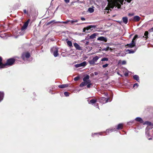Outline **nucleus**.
<instances>
[{"mask_svg":"<svg viewBox=\"0 0 153 153\" xmlns=\"http://www.w3.org/2000/svg\"><path fill=\"white\" fill-rule=\"evenodd\" d=\"M128 2H130L131 0H125ZM124 0H108V5L110 8H113L114 7L116 6L117 8H120L121 4H123Z\"/></svg>","mask_w":153,"mask_h":153,"instance_id":"f257e3e1","label":"nucleus"},{"mask_svg":"<svg viewBox=\"0 0 153 153\" xmlns=\"http://www.w3.org/2000/svg\"><path fill=\"white\" fill-rule=\"evenodd\" d=\"M102 55L99 54L97 56H93V59L91 60L88 61L89 63L91 65H94L95 64V63L97 62L98 60L102 57Z\"/></svg>","mask_w":153,"mask_h":153,"instance_id":"f03ea898","label":"nucleus"},{"mask_svg":"<svg viewBox=\"0 0 153 153\" xmlns=\"http://www.w3.org/2000/svg\"><path fill=\"white\" fill-rule=\"evenodd\" d=\"M15 61V59L13 58H10L8 59L7 62L4 64V68L6 67L7 66H11L13 65Z\"/></svg>","mask_w":153,"mask_h":153,"instance_id":"7ed1b4c3","label":"nucleus"},{"mask_svg":"<svg viewBox=\"0 0 153 153\" xmlns=\"http://www.w3.org/2000/svg\"><path fill=\"white\" fill-rule=\"evenodd\" d=\"M51 52L53 53V55L55 57H57L58 54V48L53 47L51 49Z\"/></svg>","mask_w":153,"mask_h":153,"instance_id":"20e7f679","label":"nucleus"},{"mask_svg":"<svg viewBox=\"0 0 153 153\" xmlns=\"http://www.w3.org/2000/svg\"><path fill=\"white\" fill-rule=\"evenodd\" d=\"M87 65V63L85 61H84L80 64H77L75 65V66L76 68L80 67H84Z\"/></svg>","mask_w":153,"mask_h":153,"instance_id":"39448f33","label":"nucleus"},{"mask_svg":"<svg viewBox=\"0 0 153 153\" xmlns=\"http://www.w3.org/2000/svg\"><path fill=\"white\" fill-rule=\"evenodd\" d=\"M30 56V55L29 53H23L22 55V58L24 60H25V58L26 59L28 58Z\"/></svg>","mask_w":153,"mask_h":153,"instance_id":"423d86ee","label":"nucleus"},{"mask_svg":"<svg viewBox=\"0 0 153 153\" xmlns=\"http://www.w3.org/2000/svg\"><path fill=\"white\" fill-rule=\"evenodd\" d=\"M108 99H106L104 97H102L100 99V102L102 103H106L108 102Z\"/></svg>","mask_w":153,"mask_h":153,"instance_id":"0eeeda50","label":"nucleus"},{"mask_svg":"<svg viewBox=\"0 0 153 153\" xmlns=\"http://www.w3.org/2000/svg\"><path fill=\"white\" fill-rule=\"evenodd\" d=\"M126 46H127L126 48H132L134 46V37L132 39L131 43L129 44H127Z\"/></svg>","mask_w":153,"mask_h":153,"instance_id":"6e6552de","label":"nucleus"},{"mask_svg":"<svg viewBox=\"0 0 153 153\" xmlns=\"http://www.w3.org/2000/svg\"><path fill=\"white\" fill-rule=\"evenodd\" d=\"M90 80L88 81L87 82L84 81L82 82L79 85V86L80 87H83L84 86H85L88 83H89Z\"/></svg>","mask_w":153,"mask_h":153,"instance_id":"1a4fd4ad","label":"nucleus"},{"mask_svg":"<svg viewBox=\"0 0 153 153\" xmlns=\"http://www.w3.org/2000/svg\"><path fill=\"white\" fill-rule=\"evenodd\" d=\"M74 46L76 48L79 50H82V48L77 43H74Z\"/></svg>","mask_w":153,"mask_h":153,"instance_id":"9d476101","label":"nucleus"},{"mask_svg":"<svg viewBox=\"0 0 153 153\" xmlns=\"http://www.w3.org/2000/svg\"><path fill=\"white\" fill-rule=\"evenodd\" d=\"M116 129L115 128H110L108 129H107L106 130V131L105 132L106 133V134H108L110 132H111L113 131H116Z\"/></svg>","mask_w":153,"mask_h":153,"instance_id":"9b49d317","label":"nucleus"},{"mask_svg":"<svg viewBox=\"0 0 153 153\" xmlns=\"http://www.w3.org/2000/svg\"><path fill=\"white\" fill-rule=\"evenodd\" d=\"M97 39L98 40L104 41L105 42H106L107 41V39L103 36H101L98 37Z\"/></svg>","mask_w":153,"mask_h":153,"instance_id":"f8f14e48","label":"nucleus"},{"mask_svg":"<svg viewBox=\"0 0 153 153\" xmlns=\"http://www.w3.org/2000/svg\"><path fill=\"white\" fill-rule=\"evenodd\" d=\"M135 120L139 122L140 123H143V119L140 117H137L135 118Z\"/></svg>","mask_w":153,"mask_h":153,"instance_id":"ddd939ff","label":"nucleus"},{"mask_svg":"<svg viewBox=\"0 0 153 153\" xmlns=\"http://www.w3.org/2000/svg\"><path fill=\"white\" fill-rule=\"evenodd\" d=\"M28 25L27 22H25L22 27L21 30L22 31L25 29Z\"/></svg>","mask_w":153,"mask_h":153,"instance_id":"4468645a","label":"nucleus"},{"mask_svg":"<svg viewBox=\"0 0 153 153\" xmlns=\"http://www.w3.org/2000/svg\"><path fill=\"white\" fill-rule=\"evenodd\" d=\"M125 52L126 53H134V51L132 49H126Z\"/></svg>","mask_w":153,"mask_h":153,"instance_id":"2eb2a0df","label":"nucleus"},{"mask_svg":"<svg viewBox=\"0 0 153 153\" xmlns=\"http://www.w3.org/2000/svg\"><path fill=\"white\" fill-rule=\"evenodd\" d=\"M89 76L88 75H86L83 78V80L84 81L87 82L88 81L90 80L89 79Z\"/></svg>","mask_w":153,"mask_h":153,"instance_id":"dca6fc26","label":"nucleus"},{"mask_svg":"<svg viewBox=\"0 0 153 153\" xmlns=\"http://www.w3.org/2000/svg\"><path fill=\"white\" fill-rule=\"evenodd\" d=\"M143 125H147L148 126H153V124L151 122L146 121L143 123Z\"/></svg>","mask_w":153,"mask_h":153,"instance_id":"f3484780","label":"nucleus"},{"mask_svg":"<svg viewBox=\"0 0 153 153\" xmlns=\"http://www.w3.org/2000/svg\"><path fill=\"white\" fill-rule=\"evenodd\" d=\"M4 68V64L2 63V59L0 56V69Z\"/></svg>","mask_w":153,"mask_h":153,"instance_id":"a211bd4d","label":"nucleus"},{"mask_svg":"<svg viewBox=\"0 0 153 153\" xmlns=\"http://www.w3.org/2000/svg\"><path fill=\"white\" fill-rule=\"evenodd\" d=\"M68 86V84H62L58 86V87L60 88H66Z\"/></svg>","mask_w":153,"mask_h":153,"instance_id":"6ab92c4d","label":"nucleus"},{"mask_svg":"<svg viewBox=\"0 0 153 153\" xmlns=\"http://www.w3.org/2000/svg\"><path fill=\"white\" fill-rule=\"evenodd\" d=\"M123 22L125 24H126L128 22V19L127 17H123L122 18Z\"/></svg>","mask_w":153,"mask_h":153,"instance_id":"aec40b11","label":"nucleus"},{"mask_svg":"<svg viewBox=\"0 0 153 153\" xmlns=\"http://www.w3.org/2000/svg\"><path fill=\"white\" fill-rule=\"evenodd\" d=\"M4 96V94L3 92L0 91V102L3 99Z\"/></svg>","mask_w":153,"mask_h":153,"instance_id":"412c9836","label":"nucleus"},{"mask_svg":"<svg viewBox=\"0 0 153 153\" xmlns=\"http://www.w3.org/2000/svg\"><path fill=\"white\" fill-rule=\"evenodd\" d=\"M123 124L120 123L119 124L117 127V129H122L123 128Z\"/></svg>","mask_w":153,"mask_h":153,"instance_id":"4be33fe9","label":"nucleus"},{"mask_svg":"<svg viewBox=\"0 0 153 153\" xmlns=\"http://www.w3.org/2000/svg\"><path fill=\"white\" fill-rule=\"evenodd\" d=\"M140 17L138 16H134V22H138L140 20Z\"/></svg>","mask_w":153,"mask_h":153,"instance_id":"5701e85b","label":"nucleus"},{"mask_svg":"<svg viewBox=\"0 0 153 153\" xmlns=\"http://www.w3.org/2000/svg\"><path fill=\"white\" fill-rule=\"evenodd\" d=\"M96 36V34L95 33H94L91 35L89 37L91 39H94L95 38Z\"/></svg>","mask_w":153,"mask_h":153,"instance_id":"b1692460","label":"nucleus"},{"mask_svg":"<svg viewBox=\"0 0 153 153\" xmlns=\"http://www.w3.org/2000/svg\"><path fill=\"white\" fill-rule=\"evenodd\" d=\"M134 79L136 80L138 82H140L139 77L137 75H134Z\"/></svg>","mask_w":153,"mask_h":153,"instance_id":"393cba45","label":"nucleus"},{"mask_svg":"<svg viewBox=\"0 0 153 153\" xmlns=\"http://www.w3.org/2000/svg\"><path fill=\"white\" fill-rule=\"evenodd\" d=\"M69 22H70L71 24H75L77 22H78L77 20H71L69 21Z\"/></svg>","mask_w":153,"mask_h":153,"instance_id":"a878e982","label":"nucleus"},{"mask_svg":"<svg viewBox=\"0 0 153 153\" xmlns=\"http://www.w3.org/2000/svg\"><path fill=\"white\" fill-rule=\"evenodd\" d=\"M88 11L91 13H92L94 11V9L93 8L90 7L88 9Z\"/></svg>","mask_w":153,"mask_h":153,"instance_id":"bb28decb","label":"nucleus"},{"mask_svg":"<svg viewBox=\"0 0 153 153\" xmlns=\"http://www.w3.org/2000/svg\"><path fill=\"white\" fill-rule=\"evenodd\" d=\"M67 44L69 47H71L72 46V43L71 41H68L67 42Z\"/></svg>","mask_w":153,"mask_h":153,"instance_id":"cd10ccee","label":"nucleus"},{"mask_svg":"<svg viewBox=\"0 0 153 153\" xmlns=\"http://www.w3.org/2000/svg\"><path fill=\"white\" fill-rule=\"evenodd\" d=\"M108 59L107 57H104L102 58L101 60V61H108Z\"/></svg>","mask_w":153,"mask_h":153,"instance_id":"c85d7f7f","label":"nucleus"},{"mask_svg":"<svg viewBox=\"0 0 153 153\" xmlns=\"http://www.w3.org/2000/svg\"><path fill=\"white\" fill-rule=\"evenodd\" d=\"M97 101V100L95 99H92L90 101V103L91 104H94Z\"/></svg>","mask_w":153,"mask_h":153,"instance_id":"c756f323","label":"nucleus"},{"mask_svg":"<svg viewBox=\"0 0 153 153\" xmlns=\"http://www.w3.org/2000/svg\"><path fill=\"white\" fill-rule=\"evenodd\" d=\"M91 81L90 80V82L87 83V88H89L90 87L91 85H92V84L91 83Z\"/></svg>","mask_w":153,"mask_h":153,"instance_id":"7c9ffc66","label":"nucleus"},{"mask_svg":"<svg viewBox=\"0 0 153 153\" xmlns=\"http://www.w3.org/2000/svg\"><path fill=\"white\" fill-rule=\"evenodd\" d=\"M54 23L55 22V21H54V20L51 21L50 22H48L47 24V25H50L53 23H54Z\"/></svg>","mask_w":153,"mask_h":153,"instance_id":"2f4dec72","label":"nucleus"},{"mask_svg":"<svg viewBox=\"0 0 153 153\" xmlns=\"http://www.w3.org/2000/svg\"><path fill=\"white\" fill-rule=\"evenodd\" d=\"M89 29H90V28H88V27H87L86 28H84L83 29V31L85 32H87L86 30H88Z\"/></svg>","mask_w":153,"mask_h":153,"instance_id":"473e14b6","label":"nucleus"},{"mask_svg":"<svg viewBox=\"0 0 153 153\" xmlns=\"http://www.w3.org/2000/svg\"><path fill=\"white\" fill-rule=\"evenodd\" d=\"M64 94L66 97L69 96V93L68 92H65L64 93Z\"/></svg>","mask_w":153,"mask_h":153,"instance_id":"72a5a7b5","label":"nucleus"},{"mask_svg":"<svg viewBox=\"0 0 153 153\" xmlns=\"http://www.w3.org/2000/svg\"><path fill=\"white\" fill-rule=\"evenodd\" d=\"M146 137L147 138H148L150 135H149V132H148V131H146Z\"/></svg>","mask_w":153,"mask_h":153,"instance_id":"f704fd0d","label":"nucleus"},{"mask_svg":"<svg viewBox=\"0 0 153 153\" xmlns=\"http://www.w3.org/2000/svg\"><path fill=\"white\" fill-rule=\"evenodd\" d=\"M148 33H149L147 31H146L145 32L144 35L145 36H146V38H147V37L148 36Z\"/></svg>","mask_w":153,"mask_h":153,"instance_id":"c9c22d12","label":"nucleus"},{"mask_svg":"<svg viewBox=\"0 0 153 153\" xmlns=\"http://www.w3.org/2000/svg\"><path fill=\"white\" fill-rule=\"evenodd\" d=\"M79 78V77L78 76H76L74 78V80L75 81H77L78 80Z\"/></svg>","mask_w":153,"mask_h":153,"instance_id":"e433bc0d","label":"nucleus"},{"mask_svg":"<svg viewBox=\"0 0 153 153\" xmlns=\"http://www.w3.org/2000/svg\"><path fill=\"white\" fill-rule=\"evenodd\" d=\"M108 65V64H106L105 65H103L102 67L103 68H105L107 67Z\"/></svg>","mask_w":153,"mask_h":153,"instance_id":"4c0bfd02","label":"nucleus"},{"mask_svg":"<svg viewBox=\"0 0 153 153\" xmlns=\"http://www.w3.org/2000/svg\"><path fill=\"white\" fill-rule=\"evenodd\" d=\"M109 48V47H107L106 48H105L103 49H102L103 51H107L108 50Z\"/></svg>","mask_w":153,"mask_h":153,"instance_id":"58836bf2","label":"nucleus"},{"mask_svg":"<svg viewBox=\"0 0 153 153\" xmlns=\"http://www.w3.org/2000/svg\"><path fill=\"white\" fill-rule=\"evenodd\" d=\"M121 64L123 65H125L126 64V62L125 60H123L122 61Z\"/></svg>","mask_w":153,"mask_h":153,"instance_id":"ea45409f","label":"nucleus"},{"mask_svg":"<svg viewBox=\"0 0 153 153\" xmlns=\"http://www.w3.org/2000/svg\"><path fill=\"white\" fill-rule=\"evenodd\" d=\"M139 86V85L137 83H134V87H137Z\"/></svg>","mask_w":153,"mask_h":153,"instance_id":"a19ab883","label":"nucleus"},{"mask_svg":"<svg viewBox=\"0 0 153 153\" xmlns=\"http://www.w3.org/2000/svg\"><path fill=\"white\" fill-rule=\"evenodd\" d=\"M134 14L133 13H129L128 14V16H133Z\"/></svg>","mask_w":153,"mask_h":153,"instance_id":"79ce46f5","label":"nucleus"},{"mask_svg":"<svg viewBox=\"0 0 153 153\" xmlns=\"http://www.w3.org/2000/svg\"><path fill=\"white\" fill-rule=\"evenodd\" d=\"M23 11H24V12L25 13V14H27V12L26 10L25 9H24V10H23Z\"/></svg>","mask_w":153,"mask_h":153,"instance_id":"37998d69","label":"nucleus"},{"mask_svg":"<svg viewBox=\"0 0 153 153\" xmlns=\"http://www.w3.org/2000/svg\"><path fill=\"white\" fill-rule=\"evenodd\" d=\"M64 1L66 3H69L70 1V0H64Z\"/></svg>","mask_w":153,"mask_h":153,"instance_id":"c03bdc74","label":"nucleus"},{"mask_svg":"<svg viewBox=\"0 0 153 153\" xmlns=\"http://www.w3.org/2000/svg\"><path fill=\"white\" fill-rule=\"evenodd\" d=\"M89 27H90V28H94L95 27V26H92V25L90 26Z\"/></svg>","mask_w":153,"mask_h":153,"instance_id":"a18cd8bd","label":"nucleus"},{"mask_svg":"<svg viewBox=\"0 0 153 153\" xmlns=\"http://www.w3.org/2000/svg\"><path fill=\"white\" fill-rule=\"evenodd\" d=\"M94 133V134L97 135V134H99L100 135H101V133Z\"/></svg>","mask_w":153,"mask_h":153,"instance_id":"49530a36","label":"nucleus"},{"mask_svg":"<svg viewBox=\"0 0 153 153\" xmlns=\"http://www.w3.org/2000/svg\"><path fill=\"white\" fill-rule=\"evenodd\" d=\"M124 75L125 76H127L128 75V73L125 72L124 74Z\"/></svg>","mask_w":153,"mask_h":153,"instance_id":"de8ad7c7","label":"nucleus"},{"mask_svg":"<svg viewBox=\"0 0 153 153\" xmlns=\"http://www.w3.org/2000/svg\"><path fill=\"white\" fill-rule=\"evenodd\" d=\"M68 22H69V21H66V22H63V23H65V24H67V23H68Z\"/></svg>","mask_w":153,"mask_h":153,"instance_id":"09e8293b","label":"nucleus"},{"mask_svg":"<svg viewBox=\"0 0 153 153\" xmlns=\"http://www.w3.org/2000/svg\"><path fill=\"white\" fill-rule=\"evenodd\" d=\"M81 19L82 21H84L85 20V19L83 17L81 18Z\"/></svg>","mask_w":153,"mask_h":153,"instance_id":"8fccbe9b","label":"nucleus"},{"mask_svg":"<svg viewBox=\"0 0 153 153\" xmlns=\"http://www.w3.org/2000/svg\"><path fill=\"white\" fill-rule=\"evenodd\" d=\"M149 31H153V27L151 28L150 29Z\"/></svg>","mask_w":153,"mask_h":153,"instance_id":"3c124183","label":"nucleus"},{"mask_svg":"<svg viewBox=\"0 0 153 153\" xmlns=\"http://www.w3.org/2000/svg\"><path fill=\"white\" fill-rule=\"evenodd\" d=\"M137 35H135L134 36V39L137 37Z\"/></svg>","mask_w":153,"mask_h":153,"instance_id":"603ef678","label":"nucleus"},{"mask_svg":"<svg viewBox=\"0 0 153 153\" xmlns=\"http://www.w3.org/2000/svg\"><path fill=\"white\" fill-rule=\"evenodd\" d=\"M98 74V73L97 72H94V74L95 75H97Z\"/></svg>","mask_w":153,"mask_h":153,"instance_id":"864d4df0","label":"nucleus"},{"mask_svg":"<svg viewBox=\"0 0 153 153\" xmlns=\"http://www.w3.org/2000/svg\"><path fill=\"white\" fill-rule=\"evenodd\" d=\"M131 123H131V122H129L128 123V125H131Z\"/></svg>","mask_w":153,"mask_h":153,"instance_id":"5fc2aeb1","label":"nucleus"},{"mask_svg":"<svg viewBox=\"0 0 153 153\" xmlns=\"http://www.w3.org/2000/svg\"><path fill=\"white\" fill-rule=\"evenodd\" d=\"M148 138V139L149 140H151L152 139V138Z\"/></svg>","mask_w":153,"mask_h":153,"instance_id":"6e6d98bb","label":"nucleus"},{"mask_svg":"<svg viewBox=\"0 0 153 153\" xmlns=\"http://www.w3.org/2000/svg\"><path fill=\"white\" fill-rule=\"evenodd\" d=\"M29 22V20H28L26 22H27L28 25Z\"/></svg>","mask_w":153,"mask_h":153,"instance_id":"4d7b16f0","label":"nucleus"},{"mask_svg":"<svg viewBox=\"0 0 153 153\" xmlns=\"http://www.w3.org/2000/svg\"><path fill=\"white\" fill-rule=\"evenodd\" d=\"M58 7H59V6H58V7H57V8H56V10L58 9Z\"/></svg>","mask_w":153,"mask_h":153,"instance_id":"13d9d810","label":"nucleus"},{"mask_svg":"<svg viewBox=\"0 0 153 153\" xmlns=\"http://www.w3.org/2000/svg\"><path fill=\"white\" fill-rule=\"evenodd\" d=\"M118 74H119V75H120L121 76H122V75H120V74L118 73Z\"/></svg>","mask_w":153,"mask_h":153,"instance_id":"bf43d9fd","label":"nucleus"},{"mask_svg":"<svg viewBox=\"0 0 153 153\" xmlns=\"http://www.w3.org/2000/svg\"><path fill=\"white\" fill-rule=\"evenodd\" d=\"M97 106H98V108H99V107L98 106V105L97 104Z\"/></svg>","mask_w":153,"mask_h":153,"instance_id":"052dcab7","label":"nucleus"},{"mask_svg":"<svg viewBox=\"0 0 153 153\" xmlns=\"http://www.w3.org/2000/svg\"><path fill=\"white\" fill-rule=\"evenodd\" d=\"M94 135V134H92V136H93Z\"/></svg>","mask_w":153,"mask_h":153,"instance_id":"680f3d73","label":"nucleus"},{"mask_svg":"<svg viewBox=\"0 0 153 153\" xmlns=\"http://www.w3.org/2000/svg\"><path fill=\"white\" fill-rule=\"evenodd\" d=\"M133 87L134 88V85H133Z\"/></svg>","mask_w":153,"mask_h":153,"instance_id":"e2e57ef3","label":"nucleus"}]
</instances>
